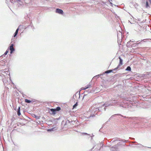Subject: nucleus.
<instances>
[{
  "instance_id": "f8f14e48",
  "label": "nucleus",
  "mask_w": 151,
  "mask_h": 151,
  "mask_svg": "<svg viewBox=\"0 0 151 151\" xmlns=\"http://www.w3.org/2000/svg\"><path fill=\"white\" fill-rule=\"evenodd\" d=\"M73 121L72 120H69L67 119V120L66 121V122L64 124V126H65L66 125H68L69 123H70L71 122H73Z\"/></svg>"
},
{
  "instance_id": "dca6fc26",
  "label": "nucleus",
  "mask_w": 151,
  "mask_h": 151,
  "mask_svg": "<svg viewBox=\"0 0 151 151\" xmlns=\"http://www.w3.org/2000/svg\"><path fill=\"white\" fill-rule=\"evenodd\" d=\"M55 109L56 110V112L57 111H59L61 109V108L60 106H58L56 108V109Z\"/></svg>"
},
{
  "instance_id": "4468645a",
  "label": "nucleus",
  "mask_w": 151,
  "mask_h": 151,
  "mask_svg": "<svg viewBox=\"0 0 151 151\" xmlns=\"http://www.w3.org/2000/svg\"><path fill=\"white\" fill-rule=\"evenodd\" d=\"M126 70L128 71H131V68L130 66H128L126 68V69H125Z\"/></svg>"
},
{
  "instance_id": "0eeeda50",
  "label": "nucleus",
  "mask_w": 151,
  "mask_h": 151,
  "mask_svg": "<svg viewBox=\"0 0 151 151\" xmlns=\"http://www.w3.org/2000/svg\"><path fill=\"white\" fill-rule=\"evenodd\" d=\"M55 12L56 13L60 14H62L63 13V10L58 8H57L56 9Z\"/></svg>"
},
{
  "instance_id": "7ed1b4c3",
  "label": "nucleus",
  "mask_w": 151,
  "mask_h": 151,
  "mask_svg": "<svg viewBox=\"0 0 151 151\" xmlns=\"http://www.w3.org/2000/svg\"><path fill=\"white\" fill-rule=\"evenodd\" d=\"M116 141L122 142H127L129 141L128 140H126L125 139H118V138H114V139H113L111 141V142H114Z\"/></svg>"
},
{
  "instance_id": "1a4fd4ad",
  "label": "nucleus",
  "mask_w": 151,
  "mask_h": 151,
  "mask_svg": "<svg viewBox=\"0 0 151 151\" xmlns=\"http://www.w3.org/2000/svg\"><path fill=\"white\" fill-rule=\"evenodd\" d=\"M57 128L56 127H55L49 129L47 130L48 131H55V130H57Z\"/></svg>"
},
{
  "instance_id": "c9c22d12",
  "label": "nucleus",
  "mask_w": 151,
  "mask_h": 151,
  "mask_svg": "<svg viewBox=\"0 0 151 151\" xmlns=\"http://www.w3.org/2000/svg\"><path fill=\"white\" fill-rule=\"evenodd\" d=\"M87 95V94H84V95L83 96V99L84 97H85V96H86Z\"/></svg>"
},
{
  "instance_id": "f704fd0d",
  "label": "nucleus",
  "mask_w": 151,
  "mask_h": 151,
  "mask_svg": "<svg viewBox=\"0 0 151 151\" xmlns=\"http://www.w3.org/2000/svg\"><path fill=\"white\" fill-rule=\"evenodd\" d=\"M129 138L130 139H133V140H134L135 139L134 138H132V137H129Z\"/></svg>"
},
{
  "instance_id": "473e14b6",
  "label": "nucleus",
  "mask_w": 151,
  "mask_h": 151,
  "mask_svg": "<svg viewBox=\"0 0 151 151\" xmlns=\"http://www.w3.org/2000/svg\"><path fill=\"white\" fill-rule=\"evenodd\" d=\"M102 75H103V74H99V75H98L96 76H95V77H98L99 76Z\"/></svg>"
},
{
  "instance_id": "cd10ccee",
  "label": "nucleus",
  "mask_w": 151,
  "mask_h": 151,
  "mask_svg": "<svg viewBox=\"0 0 151 151\" xmlns=\"http://www.w3.org/2000/svg\"><path fill=\"white\" fill-rule=\"evenodd\" d=\"M98 89H99V88H96L95 89V90H96L97 91H96V92L95 91L94 92H95V93H96L98 92L97 91L99 90Z\"/></svg>"
},
{
  "instance_id": "423d86ee",
  "label": "nucleus",
  "mask_w": 151,
  "mask_h": 151,
  "mask_svg": "<svg viewBox=\"0 0 151 151\" xmlns=\"http://www.w3.org/2000/svg\"><path fill=\"white\" fill-rule=\"evenodd\" d=\"M95 92V90L93 89H89L88 90H86L84 92V93H93Z\"/></svg>"
},
{
  "instance_id": "6ab92c4d",
  "label": "nucleus",
  "mask_w": 151,
  "mask_h": 151,
  "mask_svg": "<svg viewBox=\"0 0 151 151\" xmlns=\"http://www.w3.org/2000/svg\"><path fill=\"white\" fill-rule=\"evenodd\" d=\"M92 87L91 85L90 84L87 85L86 86V88H90Z\"/></svg>"
},
{
  "instance_id": "a19ab883",
  "label": "nucleus",
  "mask_w": 151,
  "mask_h": 151,
  "mask_svg": "<svg viewBox=\"0 0 151 151\" xmlns=\"http://www.w3.org/2000/svg\"><path fill=\"white\" fill-rule=\"evenodd\" d=\"M94 148V147H93L89 151H91Z\"/></svg>"
},
{
  "instance_id": "5701e85b",
  "label": "nucleus",
  "mask_w": 151,
  "mask_h": 151,
  "mask_svg": "<svg viewBox=\"0 0 151 151\" xmlns=\"http://www.w3.org/2000/svg\"><path fill=\"white\" fill-rule=\"evenodd\" d=\"M29 26H30L32 28V29H35L34 27L33 26V24H32V22H31L30 25Z\"/></svg>"
},
{
  "instance_id": "c03bdc74",
  "label": "nucleus",
  "mask_w": 151,
  "mask_h": 151,
  "mask_svg": "<svg viewBox=\"0 0 151 151\" xmlns=\"http://www.w3.org/2000/svg\"><path fill=\"white\" fill-rule=\"evenodd\" d=\"M136 43H134L133 44V45H136Z\"/></svg>"
},
{
  "instance_id": "a211bd4d",
  "label": "nucleus",
  "mask_w": 151,
  "mask_h": 151,
  "mask_svg": "<svg viewBox=\"0 0 151 151\" xmlns=\"http://www.w3.org/2000/svg\"><path fill=\"white\" fill-rule=\"evenodd\" d=\"M120 115V114H115L113 115L109 119H110V120L111 119V118L112 117H114L116 115Z\"/></svg>"
},
{
  "instance_id": "58836bf2",
  "label": "nucleus",
  "mask_w": 151,
  "mask_h": 151,
  "mask_svg": "<svg viewBox=\"0 0 151 151\" xmlns=\"http://www.w3.org/2000/svg\"><path fill=\"white\" fill-rule=\"evenodd\" d=\"M94 136V135H93V134H92V135L91 136V139H92V137H93Z\"/></svg>"
},
{
  "instance_id": "b1692460",
  "label": "nucleus",
  "mask_w": 151,
  "mask_h": 151,
  "mask_svg": "<svg viewBox=\"0 0 151 151\" xmlns=\"http://www.w3.org/2000/svg\"><path fill=\"white\" fill-rule=\"evenodd\" d=\"M13 42H14V43H15L14 37H13L11 40V43Z\"/></svg>"
},
{
  "instance_id": "09e8293b",
  "label": "nucleus",
  "mask_w": 151,
  "mask_h": 151,
  "mask_svg": "<svg viewBox=\"0 0 151 151\" xmlns=\"http://www.w3.org/2000/svg\"><path fill=\"white\" fill-rule=\"evenodd\" d=\"M30 3H31V4H32V2H30Z\"/></svg>"
},
{
  "instance_id": "aec40b11",
  "label": "nucleus",
  "mask_w": 151,
  "mask_h": 151,
  "mask_svg": "<svg viewBox=\"0 0 151 151\" xmlns=\"http://www.w3.org/2000/svg\"><path fill=\"white\" fill-rule=\"evenodd\" d=\"M17 1V2L19 3L20 5H22V2L21 1V0H16Z\"/></svg>"
},
{
  "instance_id": "a18cd8bd",
  "label": "nucleus",
  "mask_w": 151,
  "mask_h": 151,
  "mask_svg": "<svg viewBox=\"0 0 151 151\" xmlns=\"http://www.w3.org/2000/svg\"><path fill=\"white\" fill-rule=\"evenodd\" d=\"M118 145H120V142H119V143H118Z\"/></svg>"
},
{
  "instance_id": "412c9836",
  "label": "nucleus",
  "mask_w": 151,
  "mask_h": 151,
  "mask_svg": "<svg viewBox=\"0 0 151 151\" xmlns=\"http://www.w3.org/2000/svg\"><path fill=\"white\" fill-rule=\"evenodd\" d=\"M18 33L17 32H15L14 34V35L13 36V37H15L17 35Z\"/></svg>"
},
{
  "instance_id": "603ef678",
  "label": "nucleus",
  "mask_w": 151,
  "mask_h": 151,
  "mask_svg": "<svg viewBox=\"0 0 151 151\" xmlns=\"http://www.w3.org/2000/svg\"><path fill=\"white\" fill-rule=\"evenodd\" d=\"M74 96H75L74 95H73V97H74Z\"/></svg>"
},
{
  "instance_id": "f257e3e1",
  "label": "nucleus",
  "mask_w": 151,
  "mask_h": 151,
  "mask_svg": "<svg viewBox=\"0 0 151 151\" xmlns=\"http://www.w3.org/2000/svg\"><path fill=\"white\" fill-rule=\"evenodd\" d=\"M114 101V103L110 102V103H105L104 104L102 105V106L104 107V111H105L106 109V107L110 105H114V104L116 103L117 105L119 106H120L124 108H128L129 110H132L131 108L132 107L131 106H134V103L131 100H129V98H126L123 101V103L124 104H121L120 102H116V101L114 100L113 101Z\"/></svg>"
},
{
  "instance_id": "6e6552de",
  "label": "nucleus",
  "mask_w": 151,
  "mask_h": 151,
  "mask_svg": "<svg viewBox=\"0 0 151 151\" xmlns=\"http://www.w3.org/2000/svg\"><path fill=\"white\" fill-rule=\"evenodd\" d=\"M49 112L51 114H53L54 115L56 114V110L55 109H50Z\"/></svg>"
},
{
  "instance_id": "39448f33",
  "label": "nucleus",
  "mask_w": 151,
  "mask_h": 151,
  "mask_svg": "<svg viewBox=\"0 0 151 151\" xmlns=\"http://www.w3.org/2000/svg\"><path fill=\"white\" fill-rule=\"evenodd\" d=\"M14 44L13 43L11 44L9 46V49L10 50V53L12 54L15 51V49L14 47Z\"/></svg>"
},
{
  "instance_id": "3c124183",
  "label": "nucleus",
  "mask_w": 151,
  "mask_h": 151,
  "mask_svg": "<svg viewBox=\"0 0 151 151\" xmlns=\"http://www.w3.org/2000/svg\"><path fill=\"white\" fill-rule=\"evenodd\" d=\"M140 42H139V43H137V44H138Z\"/></svg>"
},
{
  "instance_id": "2f4dec72",
  "label": "nucleus",
  "mask_w": 151,
  "mask_h": 151,
  "mask_svg": "<svg viewBox=\"0 0 151 151\" xmlns=\"http://www.w3.org/2000/svg\"><path fill=\"white\" fill-rule=\"evenodd\" d=\"M137 145H141L142 147H144V146L143 145H141L140 144L137 143Z\"/></svg>"
},
{
  "instance_id": "49530a36",
  "label": "nucleus",
  "mask_w": 151,
  "mask_h": 151,
  "mask_svg": "<svg viewBox=\"0 0 151 151\" xmlns=\"http://www.w3.org/2000/svg\"><path fill=\"white\" fill-rule=\"evenodd\" d=\"M14 109V110H16V108H15V109Z\"/></svg>"
},
{
  "instance_id": "8fccbe9b",
  "label": "nucleus",
  "mask_w": 151,
  "mask_h": 151,
  "mask_svg": "<svg viewBox=\"0 0 151 151\" xmlns=\"http://www.w3.org/2000/svg\"><path fill=\"white\" fill-rule=\"evenodd\" d=\"M130 23H131V24H132V23H131V22H130Z\"/></svg>"
},
{
  "instance_id": "a878e982",
  "label": "nucleus",
  "mask_w": 151,
  "mask_h": 151,
  "mask_svg": "<svg viewBox=\"0 0 151 151\" xmlns=\"http://www.w3.org/2000/svg\"><path fill=\"white\" fill-rule=\"evenodd\" d=\"M9 52L8 50H7L4 53V55H6Z\"/></svg>"
},
{
  "instance_id": "9d476101",
  "label": "nucleus",
  "mask_w": 151,
  "mask_h": 151,
  "mask_svg": "<svg viewBox=\"0 0 151 151\" xmlns=\"http://www.w3.org/2000/svg\"><path fill=\"white\" fill-rule=\"evenodd\" d=\"M115 71V70H114V69H112V70H107V71H106L104 73V74H105V73L108 74V73H109L112 72H113V73L114 72H113V71Z\"/></svg>"
},
{
  "instance_id": "de8ad7c7",
  "label": "nucleus",
  "mask_w": 151,
  "mask_h": 151,
  "mask_svg": "<svg viewBox=\"0 0 151 151\" xmlns=\"http://www.w3.org/2000/svg\"><path fill=\"white\" fill-rule=\"evenodd\" d=\"M148 148H151V147H147Z\"/></svg>"
},
{
  "instance_id": "c85d7f7f",
  "label": "nucleus",
  "mask_w": 151,
  "mask_h": 151,
  "mask_svg": "<svg viewBox=\"0 0 151 151\" xmlns=\"http://www.w3.org/2000/svg\"><path fill=\"white\" fill-rule=\"evenodd\" d=\"M19 27L16 30L15 32H18V31L19 30Z\"/></svg>"
},
{
  "instance_id": "20e7f679",
  "label": "nucleus",
  "mask_w": 151,
  "mask_h": 151,
  "mask_svg": "<svg viewBox=\"0 0 151 151\" xmlns=\"http://www.w3.org/2000/svg\"><path fill=\"white\" fill-rule=\"evenodd\" d=\"M119 64L116 68L114 69V70L115 71H116L117 69L119 68L120 66L122 65L123 64L122 59L120 57H119Z\"/></svg>"
},
{
  "instance_id": "ea45409f",
  "label": "nucleus",
  "mask_w": 151,
  "mask_h": 151,
  "mask_svg": "<svg viewBox=\"0 0 151 151\" xmlns=\"http://www.w3.org/2000/svg\"><path fill=\"white\" fill-rule=\"evenodd\" d=\"M150 4H151V0H148Z\"/></svg>"
},
{
  "instance_id": "c756f323",
  "label": "nucleus",
  "mask_w": 151,
  "mask_h": 151,
  "mask_svg": "<svg viewBox=\"0 0 151 151\" xmlns=\"http://www.w3.org/2000/svg\"><path fill=\"white\" fill-rule=\"evenodd\" d=\"M81 89L82 90H86V89H88V88H86V86L85 88H81Z\"/></svg>"
},
{
  "instance_id": "4be33fe9",
  "label": "nucleus",
  "mask_w": 151,
  "mask_h": 151,
  "mask_svg": "<svg viewBox=\"0 0 151 151\" xmlns=\"http://www.w3.org/2000/svg\"><path fill=\"white\" fill-rule=\"evenodd\" d=\"M18 33L17 32H15L14 34V35L13 36V37H15L17 35Z\"/></svg>"
},
{
  "instance_id": "79ce46f5",
  "label": "nucleus",
  "mask_w": 151,
  "mask_h": 151,
  "mask_svg": "<svg viewBox=\"0 0 151 151\" xmlns=\"http://www.w3.org/2000/svg\"><path fill=\"white\" fill-rule=\"evenodd\" d=\"M132 143H137V142H136V141H135V142H132Z\"/></svg>"
},
{
  "instance_id": "2eb2a0df",
  "label": "nucleus",
  "mask_w": 151,
  "mask_h": 151,
  "mask_svg": "<svg viewBox=\"0 0 151 151\" xmlns=\"http://www.w3.org/2000/svg\"><path fill=\"white\" fill-rule=\"evenodd\" d=\"M25 102L27 103H31L32 102V101L29 100H28V99H25Z\"/></svg>"
},
{
  "instance_id": "37998d69",
  "label": "nucleus",
  "mask_w": 151,
  "mask_h": 151,
  "mask_svg": "<svg viewBox=\"0 0 151 151\" xmlns=\"http://www.w3.org/2000/svg\"><path fill=\"white\" fill-rule=\"evenodd\" d=\"M130 42H131V41L128 42H127V43L129 44Z\"/></svg>"
},
{
  "instance_id": "bb28decb",
  "label": "nucleus",
  "mask_w": 151,
  "mask_h": 151,
  "mask_svg": "<svg viewBox=\"0 0 151 151\" xmlns=\"http://www.w3.org/2000/svg\"><path fill=\"white\" fill-rule=\"evenodd\" d=\"M82 134L84 135H90V134H88V133H83Z\"/></svg>"
},
{
  "instance_id": "7c9ffc66",
  "label": "nucleus",
  "mask_w": 151,
  "mask_h": 151,
  "mask_svg": "<svg viewBox=\"0 0 151 151\" xmlns=\"http://www.w3.org/2000/svg\"><path fill=\"white\" fill-rule=\"evenodd\" d=\"M1 62V63H3V62L4 63L3 64V65H5V62H4V61H2V60Z\"/></svg>"
},
{
  "instance_id": "9b49d317",
  "label": "nucleus",
  "mask_w": 151,
  "mask_h": 151,
  "mask_svg": "<svg viewBox=\"0 0 151 151\" xmlns=\"http://www.w3.org/2000/svg\"><path fill=\"white\" fill-rule=\"evenodd\" d=\"M17 114L18 116H19L21 115V114L20 113V107L19 106L17 110Z\"/></svg>"
},
{
  "instance_id": "72a5a7b5",
  "label": "nucleus",
  "mask_w": 151,
  "mask_h": 151,
  "mask_svg": "<svg viewBox=\"0 0 151 151\" xmlns=\"http://www.w3.org/2000/svg\"><path fill=\"white\" fill-rule=\"evenodd\" d=\"M33 117L36 118L37 116L35 114H33Z\"/></svg>"
},
{
  "instance_id": "f03ea898",
  "label": "nucleus",
  "mask_w": 151,
  "mask_h": 151,
  "mask_svg": "<svg viewBox=\"0 0 151 151\" xmlns=\"http://www.w3.org/2000/svg\"><path fill=\"white\" fill-rule=\"evenodd\" d=\"M104 107H103L102 106V105L101 106V107H99L98 108H95L94 109L93 111L91 112V110L89 111H88L87 113L89 114H90V115L88 116L87 118H90L91 117H93L95 116V114H97V113L96 112V111H98L99 112L103 110H104V108L103 109V108H104Z\"/></svg>"
},
{
  "instance_id": "4c0bfd02",
  "label": "nucleus",
  "mask_w": 151,
  "mask_h": 151,
  "mask_svg": "<svg viewBox=\"0 0 151 151\" xmlns=\"http://www.w3.org/2000/svg\"><path fill=\"white\" fill-rule=\"evenodd\" d=\"M110 2V4L111 5H113V4L112 3H111V2H110V1H109Z\"/></svg>"
},
{
  "instance_id": "ddd939ff",
  "label": "nucleus",
  "mask_w": 151,
  "mask_h": 151,
  "mask_svg": "<svg viewBox=\"0 0 151 151\" xmlns=\"http://www.w3.org/2000/svg\"><path fill=\"white\" fill-rule=\"evenodd\" d=\"M145 7L146 8H150L147 1H146V2Z\"/></svg>"
},
{
  "instance_id": "f3484780",
  "label": "nucleus",
  "mask_w": 151,
  "mask_h": 151,
  "mask_svg": "<svg viewBox=\"0 0 151 151\" xmlns=\"http://www.w3.org/2000/svg\"><path fill=\"white\" fill-rule=\"evenodd\" d=\"M119 115H120L122 116L124 118H128L129 119H135V118H134V117H127L126 116H123L122 115H121V114H120Z\"/></svg>"
},
{
  "instance_id": "393cba45",
  "label": "nucleus",
  "mask_w": 151,
  "mask_h": 151,
  "mask_svg": "<svg viewBox=\"0 0 151 151\" xmlns=\"http://www.w3.org/2000/svg\"><path fill=\"white\" fill-rule=\"evenodd\" d=\"M78 102H76V103L73 106V108H75L76 106H77L78 104Z\"/></svg>"
},
{
  "instance_id": "e433bc0d",
  "label": "nucleus",
  "mask_w": 151,
  "mask_h": 151,
  "mask_svg": "<svg viewBox=\"0 0 151 151\" xmlns=\"http://www.w3.org/2000/svg\"><path fill=\"white\" fill-rule=\"evenodd\" d=\"M6 55H4V54L3 55H2L1 56V57H5V56Z\"/></svg>"
}]
</instances>
